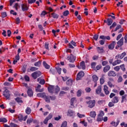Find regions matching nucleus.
<instances>
[{"label": "nucleus", "instance_id": "nucleus-1", "mask_svg": "<svg viewBox=\"0 0 127 127\" xmlns=\"http://www.w3.org/2000/svg\"><path fill=\"white\" fill-rule=\"evenodd\" d=\"M31 76L34 80H36L38 77H40V76H41V72L38 70L35 71L31 74Z\"/></svg>", "mask_w": 127, "mask_h": 127}, {"label": "nucleus", "instance_id": "nucleus-2", "mask_svg": "<svg viewBox=\"0 0 127 127\" xmlns=\"http://www.w3.org/2000/svg\"><path fill=\"white\" fill-rule=\"evenodd\" d=\"M3 93V97H5V98H6V99L7 100H9V98L10 97V93L9 90L6 88Z\"/></svg>", "mask_w": 127, "mask_h": 127}, {"label": "nucleus", "instance_id": "nucleus-3", "mask_svg": "<svg viewBox=\"0 0 127 127\" xmlns=\"http://www.w3.org/2000/svg\"><path fill=\"white\" fill-rule=\"evenodd\" d=\"M85 76V73L83 71H81L77 74L76 80V81H79L81 80L83 77Z\"/></svg>", "mask_w": 127, "mask_h": 127}, {"label": "nucleus", "instance_id": "nucleus-4", "mask_svg": "<svg viewBox=\"0 0 127 127\" xmlns=\"http://www.w3.org/2000/svg\"><path fill=\"white\" fill-rule=\"evenodd\" d=\"M87 105H88V107L92 109V108H94L95 107V104H96V101L95 100H90L89 101L86 102Z\"/></svg>", "mask_w": 127, "mask_h": 127}, {"label": "nucleus", "instance_id": "nucleus-5", "mask_svg": "<svg viewBox=\"0 0 127 127\" xmlns=\"http://www.w3.org/2000/svg\"><path fill=\"white\" fill-rule=\"evenodd\" d=\"M67 60H69L70 63H74L76 60V57L71 54L70 56L67 57Z\"/></svg>", "mask_w": 127, "mask_h": 127}, {"label": "nucleus", "instance_id": "nucleus-6", "mask_svg": "<svg viewBox=\"0 0 127 127\" xmlns=\"http://www.w3.org/2000/svg\"><path fill=\"white\" fill-rule=\"evenodd\" d=\"M113 21H114L113 20V19L111 18H107V20H104V23H107V25H108L109 26H110V25H112Z\"/></svg>", "mask_w": 127, "mask_h": 127}, {"label": "nucleus", "instance_id": "nucleus-7", "mask_svg": "<svg viewBox=\"0 0 127 127\" xmlns=\"http://www.w3.org/2000/svg\"><path fill=\"white\" fill-rule=\"evenodd\" d=\"M96 50L98 52V53H99V54H102V53H105V50H104V47H97L96 48Z\"/></svg>", "mask_w": 127, "mask_h": 127}, {"label": "nucleus", "instance_id": "nucleus-8", "mask_svg": "<svg viewBox=\"0 0 127 127\" xmlns=\"http://www.w3.org/2000/svg\"><path fill=\"white\" fill-rule=\"evenodd\" d=\"M108 76L109 77H116L117 76V73L114 70H110L108 73Z\"/></svg>", "mask_w": 127, "mask_h": 127}, {"label": "nucleus", "instance_id": "nucleus-9", "mask_svg": "<svg viewBox=\"0 0 127 127\" xmlns=\"http://www.w3.org/2000/svg\"><path fill=\"white\" fill-rule=\"evenodd\" d=\"M73 45L76 47L77 46V45L76 44V42H74V41H71L70 43L68 44V47L69 48H71V49H74V47H73Z\"/></svg>", "mask_w": 127, "mask_h": 127}, {"label": "nucleus", "instance_id": "nucleus-10", "mask_svg": "<svg viewBox=\"0 0 127 127\" xmlns=\"http://www.w3.org/2000/svg\"><path fill=\"white\" fill-rule=\"evenodd\" d=\"M55 87L54 85H51L48 88V90L49 91V92L51 94H53L54 93L55 91Z\"/></svg>", "mask_w": 127, "mask_h": 127}, {"label": "nucleus", "instance_id": "nucleus-11", "mask_svg": "<svg viewBox=\"0 0 127 127\" xmlns=\"http://www.w3.org/2000/svg\"><path fill=\"white\" fill-rule=\"evenodd\" d=\"M21 7L22 11H27L28 10V6L25 4H21Z\"/></svg>", "mask_w": 127, "mask_h": 127}, {"label": "nucleus", "instance_id": "nucleus-12", "mask_svg": "<svg viewBox=\"0 0 127 127\" xmlns=\"http://www.w3.org/2000/svg\"><path fill=\"white\" fill-rule=\"evenodd\" d=\"M103 90L104 91V93L105 95H110V91H109V87L107 85H105L104 86V89Z\"/></svg>", "mask_w": 127, "mask_h": 127}, {"label": "nucleus", "instance_id": "nucleus-13", "mask_svg": "<svg viewBox=\"0 0 127 127\" xmlns=\"http://www.w3.org/2000/svg\"><path fill=\"white\" fill-rule=\"evenodd\" d=\"M75 114V112L71 110V109H69L68 111H67V117H73V116H74Z\"/></svg>", "mask_w": 127, "mask_h": 127}, {"label": "nucleus", "instance_id": "nucleus-14", "mask_svg": "<svg viewBox=\"0 0 127 127\" xmlns=\"http://www.w3.org/2000/svg\"><path fill=\"white\" fill-rule=\"evenodd\" d=\"M116 41H113L111 44L109 45L108 46L109 49H110V50H113V49L115 48V45H116Z\"/></svg>", "mask_w": 127, "mask_h": 127}, {"label": "nucleus", "instance_id": "nucleus-15", "mask_svg": "<svg viewBox=\"0 0 127 127\" xmlns=\"http://www.w3.org/2000/svg\"><path fill=\"white\" fill-rule=\"evenodd\" d=\"M101 92H102V85H99L96 89V93L97 95H100V94H101Z\"/></svg>", "mask_w": 127, "mask_h": 127}, {"label": "nucleus", "instance_id": "nucleus-16", "mask_svg": "<svg viewBox=\"0 0 127 127\" xmlns=\"http://www.w3.org/2000/svg\"><path fill=\"white\" fill-rule=\"evenodd\" d=\"M110 69H111V66H110V65H107L103 68V72L104 73H107V72L110 71Z\"/></svg>", "mask_w": 127, "mask_h": 127}, {"label": "nucleus", "instance_id": "nucleus-17", "mask_svg": "<svg viewBox=\"0 0 127 127\" xmlns=\"http://www.w3.org/2000/svg\"><path fill=\"white\" fill-rule=\"evenodd\" d=\"M27 94L29 97H33V91L31 88H29L27 91Z\"/></svg>", "mask_w": 127, "mask_h": 127}, {"label": "nucleus", "instance_id": "nucleus-18", "mask_svg": "<svg viewBox=\"0 0 127 127\" xmlns=\"http://www.w3.org/2000/svg\"><path fill=\"white\" fill-rule=\"evenodd\" d=\"M113 104H117L119 103V97L118 96H115L111 100Z\"/></svg>", "mask_w": 127, "mask_h": 127}, {"label": "nucleus", "instance_id": "nucleus-19", "mask_svg": "<svg viewBox=\"0 0 127 127\" xmlns=\"http://www.w3.org/2000/svg\"><path fill=\"white\" fill-rule=\"evenodd\" d=\"M118 45L122 47L124 45V37L122 38L118 42Z\"/></svg>", "mask_w": 127, "mask_h": 127}, {"label": "nucleus", "instance_id": "nucleus-20", "mask_svg": "<svg viewBox=\"0 0 127 127\" xmlns=\"http://www.w3.org/2000/svg\"><path fill=\"white\" fill-rule=\"evenodd\" d=\"M122 63V61L121 60H117L115 61L113 63V66H116L119 64H121Z\"/></svg>", "mask_w": 127, "mask_h": 127}, {"label": "nucleus", "instance_id": "nucleus-21", "mask_svg": "<svg viewBox=\"0 0 127 127\" xmlns=\"http://www.w3.org/2000/svg\"><path fill=\"white\" fill-rule=\"evenodd\" d=\"M80 66L81 67V68L83 69V70H85V69H86V65L85 64V62H81L80 64Z\"/></svg>", "mask_w": 127, "mask_h": 127}, {"label": "nucleus", "instance_id": "nucleus-22", "mask_svg": "<svg viewBox=\"0 0 127 127\" xmlns=\"http://www.w3.org/2000/svg\"><path fill=\"white\" fill-rule=\"evenodd\" d=\"M77 102L75 98H72L70 100V105L71 106H74L75 105V103Z\"/></svg>", "mask_w": 127, "mask_h": 127}, {"label": "nucleus", "instance_id": "nucleus-23", "mask_svg": "<svg viewBox=\"0 0 127 127\" xmlns=\"http://www.w3.org/2000/svg\"><path fill=\"white\" fill-rule=\"evenodd\" d=\"M43 65L46 68V69H50V65L46 63V62L44 61L43 62Z\"/></svg>", "mask_w": 127, "mask_h": 127}, {"label": "nucleus", "instance_id": "nucleus-24", "mask_svg": "<svg viewBox=\"0 0 127 127\" xmlns=\"http://www.w3.org/2000/svg\"><path fill=\"white\" fill-rule=\"evenodd\" d=\"M50 97L49 96H46V95L45 94L43 98L45 99L46 103H50Z\"/></svg>", "mask_w": 127, "mask_h": 127}, {"label": "nucleus", "instance_id": "nucleus-25", "mask_svg": "<svg viewBox=\"0 0 127 127\" xmlns=\"http://www.w3.org/2000/svg\"><path fill=\"white\" fill-rule=\"evenodd\" d=\"M92 79L94 82H96L99 80V77L96 74H94L92 76Z\"/></svg>", "mask_w": 127, "mask_h": 127}, {"label": "nucleus", "instance_id": "nucleus-26", "mask_svg": "<svg viewBox=\"0 0 127 127\" xmlns=\"http://www.w3.org/2000/svg\"><path fill=\"white\" fill-rule=\"evenodd\" d=\"M25 113L27 114V115H30L31 113V109L29 107H27L25 110Z\"/></svg>", "mask_w": 127, "mask_h": 127}, {"label": "nucleus", "instance_id": "nucleus-27", "mask_svg": "<svg viewBox=\"0 0 127 127\" xmlns=\"http://www.w3.org/2000/svg\"><path fill=\"white\" fill-rule=\"evenodd\" d=\"M90 116L91 118H96V116H97V114H96V112L91 111L90 113Z\"/></svg>", "mask_w": 127, "mask_h": 127}, {"label": "nucleus", "instance_id": "nucleus-28", "mask_svg": "<svg viewBox=\"0 0 127 127\" xmlns=\"http://www.w3.org/2000/svg\"><path fill=\"white\" fill-rule=\"evenodd\" d=\"M17 118L19 122H22V121H23V115L22 114H19L17 116Z\"/></svg>", "mask_w": 127, "mask_h": 127}, {"label": "nucleus", "instance_id": "nucleus-29", "mask_svg": "<svg viewBox=\"0 0 127 127\" xmlns=\"http://www.w3.org/2000/svg\"><path fill=\"white\" fill-rule=\"evenodd\" d=\"M51 15L53 18H56L57 19L59 17V15L56 14V13H52Z\"/></svg>", "mask_w": 127, "mask_h": 127}, {"label": "nucleus", "instance_id": "nucleus-30", "mask_svg": "<svg viewBox=\"0 0 127 127\" xmlns=\"http://www.w3.org/2000/svg\"><path fill=\"white\" fill-rule=\"evenodd\" d=\"M66 85L68 86H72V84H73V81H72V79H69L67 81H66Z\"/></svg>", "mask_w": 127, "mask_h": 127}, {"label": "nucleus", "instance_id": "nucleus-31", "mask_svg": "<svg viewBox=\"0 0 127 127\" xmlns=\"http://www.w3.org/2000/svg\"><path fill=\"white\" fill-rule=\"evenodd\" d=\"M56 69L59 75L61 74V71H62V68H61L60 67H56Z\"/></svg>", "mask_w": 127, "mask_h": 127}, {"label": "nucleus", "instance_id": "nucleus-32", "mask_svg": "<svg viewBox=\"0 0 127 127\" xmlns=\"http://www.w3.org/2000/svg\"><path fill=\"white\" fill-rule=\"evenodd\" d=\"M127 94H125V95H123L122 96L121 103H124V102H125V101H127Z\"/></svg>", "mask_w": 127, "mask_h": 127}, {"label": "nucleus", "instance_id": "nucleus-33", "mask_svg": "<svg viewBox=\"0 0 127 127\" xmlns=\"http://www.w3.org/2000/svg\"><path fill=\"white\" fill-rule=\"evenodd\" d=\"M50 72H51L53 75H55L56 74V70L55 69L51 68L50 69Z\"/></svg>", "mask_w": 127, "mask_h": 127}, {"label": "nucleus", "instance_id": "nucleus-34", "mask_svg": "<svg viewBox=\"0 0 127 127\" xmlns=\"http://www.w3.org/2000/svg\"><path fill=\"white\" fill-rule=\"evenodd\" d=\"M60 91V87H59L58 85L56 86V88H55V93L57 94L58 93H59V91Z\"/></svg>", "mask_w": 127, "mask_h": 127}, {"label": "nucleus", "instance_id": "nucleus-35", "mask_svg": "<svg viewBox=\"0 0 127 127\" xmlns=\"http://www.w3.org/2000/svg\"><path fill=\"white\" fill-rule=\"evenodd\" d=\"M40 65H41V61L36 62L34 64V66H36V67H40Z\"/></svg>", "mask_w": 127, "mask_h": 127}, {"label": "nucleus", "instance_id": "nucleus-36", "mask_svg": "<svg viewBox=\"0 0 127 127\" xmlns=\"http://www.w3.org/2000/svg\"><path fill=\"white\" fill-rule=\"evenodd\" d=\"M77 97H81V95H82V90L81 89H79L76 92Z\"/></svg>", "mask_w": 127, "mask_h": 127}, {"label": "nucleus", "instance_id": "nucleus-37", "mask_svg": "<svg viewBox=\"0 0 127 127\" xmlns=\"http://www.w3.org/2000/svg\"><path fill=\"white\" fill-rule=\"evenodd\" d=\"M15 100L17 103H23L21 98L20 97H17L16 99H15Z\"/></svg>", "mask_w": 127, "mask_h": 127}, {"label": "nucleus", "instance_id": "nucleus-38", "mask_svg": "<svg viewBox=\"0 0 127 127\" xmlns=\"http://www.w3.org/2000/svg\"><path fill=\"white\" fill-rule=\"evenodd\" d=\"M7 122V120L5 118H0V123H6Z\"/></svg>", "mask_w": 127, "mask_h": 127}, {"label": "nucleus", "instance_id": "nucleus-39", "mask_svg": "<svg viewBox=\"0 0 127 127\" xmlns=\"http://www.w3.org/2000/svg\"><path fill=\"white\" fill-rule=\"evenodd\" d=\"M103 120V117L100 116L99 115L98 116L97 122H102Z\"/></svg>", "mask_w": 127, "mask_h": 127}, {"label": "nucleus", "instance_id": "nucleus-40", "mask_svg": "<svg viewBox=\"0 0 127 127\" xmlns=\"http://www.w3.org/2000/svg\"><path fill=\"white\" fill-rule=\"evenodd\" d=\"M63 15H64V16H67V15H69V10H66L64 11L63 12Z\"/></svg>", "mask_w": 127, "mask_h": 127}, {"label": "nucleus", "instance_id": "nucleus-41", "mask_svg": "<svg viewBox=\"0 0 127 127\" xmlns=\"http://www.w3.org/2000/svg\"><path fill=\"white\" fill-rule=\"evenodd\" d=\"M32 122H33V119H32V118L28 119L27 120V124L28 125H30L31 124V123H32Z\"/></svg>", "mask_w": 127, "mask_h": 127}, {"label": "nucleus", "instance_id": "nucleus-42", "mask_svg": "<svg viewBox=\"0 0 127 127\" xmlns=\"http://www.w3.org/2000/svg\"><path fill=\"white\" fill-rule=\"evenodd\" d=\"M38 70V68L37 67H31V68H30V70L31 71V72H33L34 71H36Z\"/></svg>", "mask_w": 127, "mask_h": 127}, {"label": "nucleus", "instance_id": "nucleus-43", "mask_svg": "<svg viewBox=\"0 0 127 127\" xmlns=\"http://www.w3.org/2000/svg\"><path fill=\"white\" fill-rule=\"evenodd\" d=\"M40 88H41V85L40 84H38L37 86V89H36V91L37 92H42V90H39Z\"/></svg>", "mask_w": 127, "mask_h": 127}, {"label": "nucleus", "instance_id": "nucleus-44", "mask_svg": "<svg viewBox=\"0 0 127 127\" xmlns=\"http://www.w3.org/2000/svg\"><path fill=\"white\" fill-rule=\"evenodd\" d=\"M26 67H27V65L26 64H24L22 67V70L23 73H25V72H26Z\"/></svg>", "mask_w": 127, "mask_h": 127}, {"label": "nucleus", "instance_id": "nucleus-45", "mask_svg": "<svg viewBox=\"0 0 127 127\" xmlns=\"http://www.w3.org/2000/svg\"><path fill=\"white\" fill-rule=\"evenodd\" d=\"M96 65H97L96 63H92L91 68H92V69H94V70H96Z\"/></svg>", "mask_w": 127, "mask_h": 127}, {"label": "nucleus", "instance_id": "nucleus-46", "mask_svg": "<svg viewBox=\"0 0 127 127\" xmlns=\"http://www.w3.org/2000/svg\"><path fill=\"white\" fill-rule=\"evenodd\" d=\"M126 55H127V53L125 52H124L121 55L120 57V59H123V58H124V57H125V56H126Z\"/></svg>", "mask_w": 127, "mask_h": 127}, {"label": "nucleus", "instance_id": "nucleus-47", "mask_svg": "<svg viewBox=\"0 0 127 127\" xmlns=\"http://www.w3.org/2000/svg\"><path fill=\"white\" fill-rule=\"evenodd\" d=\"M45 95V93H38L37 96V97H40L41 98H44V96Z\"/></svg>", "mask_w": 127, "mask_h": 127}, {"label": "nucleus", "instance_id": "nucleus-48", "mask_svg": "<svg viewBox=\"0 0 127 127\" xmlns=\"http://www.w3.org/2000/svg\"><path fill=\"white\" fill-rule=\"evenodd\" d=\"M120 68L123 72H126V67H125V64H122L120 65Z\"/></svg>", "mask_w": 127, "mask_h": 127}, {"label": "nucleus", "instance_id": "nucleus-49", "mask_svg": "<svg viewBox=\"0 0 127 127\" xmlns=\"http://www.w3.org/2000/svg\"><path fill=\"white\" fill-rule=\"evenodd\" d=\"M117 26V23L114 22L113 23L112 25L110 26V29H112V28H114V27H116Z\"/></svg>", "mask_w": 127, "mask_h": 127}, {"label": "nucleus", "instance_id": "nucleus-50", "mask_svg": "<svg viewBox=\"0 0 127 127\" xmlns=\"http://www.w3.org/2000/svg\"><path fill=\"white\" fill-rule=\"evenodd\" d=\"M77 117H78V118H79L80 119L82 118H85V115L84 114H80V113H78L77 114Z\"/></svg>", "mask_w": 127, "mask_h": 127}, {"label": "nucleus", "instance_id": "nucleus-51", "mask_svg": "<svg viewBox=\"0 0 127 127\" xmlns=\"http://www.w3.org/2000/svg\"><path fill=\"white\" fill-rule=\"evenodd\" d=\"M10 106L13 107V109H14V107H15V102L13 101L9 103Z\"/></svg>", "mask_w": 127, "mask_h": 127}, {"label": "nucleus", "instance_id": "nucleus-52", "mask_svg": "<svg viewBox=\"0 0 127 127\" xmlns=\"http://www.w3.org/2000/svg\"><path fill=\"white\" fill-rule=\"evenodd\" d=\"M120 69L121 67H120L119 66H117L114 67V70H115V71H116V72H119Z\"/></svg>", "mask_w": 127, "mask_h": 127}, {"label": "nucleus", "instance_id": "nucleus-53", "mask_svg": "<svg viewBox=\"0 0 127 127\" xmlns=\"http://www.w3.org/2000/svg\"><path fill=\"white\" fill-rule=\"evenodd\" d=\"M115 104V103H113V102H109L108 104L109 108H112V107H114L115 104Z\"/></svg>", "mask_w": 127, "mask_h": 127}, {"label": "nucleus", "instance_id": "nucleus-54", "mask_svg": "<svg viewBox=\"0 0 127 127\" xmlns=\"http://www.w3.org/2000/svg\"><path fill=\"white\" fill-rule=\"evenodd\" d=\"M61 127H67V122L64 121L63 122Z\"/></svg>", "mask_w": 127, "mask_h": 127}, {"label": "nucleus", "instance_id": "nucleus-55", "mask_svg": "<svg viewBox=\"0 0 127 127\" xmlns=\"http://www.w3.org/2000/svg\"><path fill=\"white\" fill-rule=\"evenodd\" d=\"M120 28H122V26L121 25H117V26L116 27L115 29L114 30V32H116L118 30H119V29H120Z\"/></svg>", "mask_w": 127, "mask_h": 127}, {"label": "nucleus", "instance_id": "nucleus-56", "mask_svg": "<svg viewBox=\"0 0 127 127\" xmlns=\"http://www.w3.org/2000/svg\"><path fill=\"white\" fill-rule=\"evenodd\" d=\"M39 84L41 85H44L45 84V80L44 79H42L39 81Z\"/></svg>", "mask_w": 127, "mask_h": 127}, {"label": "nucleus", "instance_id": "nucleus-57", "mask_svg": "<svg viewBox=\"0 0 127 127\" xmlns=\"http://www.w3.org/2000/svg\"><path fill=\"white\" fill-rule=\"evenodd\" d=\"M93 38L94 39V40H95L96 41H97V40H98V38H99V35L97 34H95L93 36Z\"/></svg>", "mask_w": 127, "mask_h": 127}, {"label": "nucleus", "instance_id": "nucleus-58", "mask_svg": "<svg viewBox=\"0 0 127 127\" xmlns=\"http://www.w3.org/2000/svg\"><path fill=\"white\" fill-rule=\"evenodd\" d=\"M1 15L2 18H4V17H6L7 16V15L6 14V12H3L1 13Z\"/></svg>", "mask_w": 127, "mask_h": 127}, {"label": "nucleus", "instance_id": "nucleus-59", "mask_svg": "<svg viewBox=\"0 0 127 127\" xmlns=\"http://www.w3.org/2000/svg\"><path fill=\"white\" fill-rule=\"evenodd\" d=\"M16 24H19L20 23V19L19 17H17L15 19Z\"/></svg>", "mask_w": 127, "mask_h": 127}, {"label": "nucleus", "instance_id": "nucleus-60", "mask_svg": "<svg viewBox=\"0 0 127 127\" xmlns=\"http://www.w3.org/2000/svg\"><path fill=\"white\" fill-rule=\"evenodd\" d=\"M52 117H53V115L52 114L50 113L46 118L49 121V120H51V119H52Z\"/></svg>", "mask_w": 127, "mask_h": 127}, {"label": "nucleus", "instance_id": "nucleus-61", "mask_svg": "<svg viewBox=\"0 0 127 127\" xmlns=\"http://www.w3.org/2000/svg\"><path fill=\"white\" fill-rule=\"evenodd\" d=\"M109 62H108V61H103L102 63V66H106V65H107V64H108Z\"/></svg>", "mask_w": 127, "mask_h": 127}, {"label": "nucleus", "instance_id": "nucleus-62", "mask_svg": "<svg viewBox=\"0 0 127 127\" xmlns=\"http://www.w3.org/2000/svg\"><path fill=\"white\" fill-rule=\"evenodd\" d=\"M91 91H92V89H91V88L90 87H86L85 88V91L86 92V93H90Z\"/></svg>", "mask_w": 127, "mask_h": 127}, {"label": "nucleus", "instance_id": "nucleus-63", "mask_svg": "<svg viewBox=\"0 0 127 127\" xmlns=\"http://www.w3.org/2000/svg\"><path fill=\"white\" fill-rule=\"evenodd\" d=\"M121 82H123V77H122V76H120L118 79V82L121 83Z\"/></svg>", "mask_w": 127, "mask_h": 127}, {"label": "nucleus", "instance_id": "nucleus-64", "mask_svg": "<svg viewBox=\"0 0 127 127\" xmlns=\"http://www.w3.org/2000/svg\"><path fill=\"white\" fill-rule=\"evenodd\" d=\"M108 61L109 62V64H112L113 65V64L114 63V59L113 58L109 59Z\"/></svg>", "mask_w": 127, "mask_h": 127}]
</instances>
